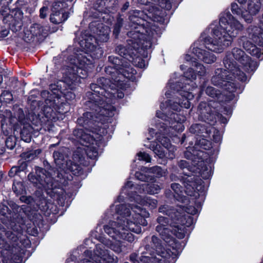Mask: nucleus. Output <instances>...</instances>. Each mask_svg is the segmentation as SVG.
Masks as SVG:
<instances>
[{"instance_id": "nucleus-11", "label": "nucleus", "mask_w": 263, "mask_h": 263, "mask_svg": "<svg viewBox=\"0 0 263 263\" xmlns=\"http://www.w3.org/2000/svg\"><path fill=\"white\" fill-rule=\"evenodd\" d=\"M248 36H243L239 39L240 44L249 53L257 58H261L262 54L256 45L263 46V14L260 21L259 27L251 26L247 30Z\"/></svg>"}, {"instance_id": "nucleus-17", "label": "nucleus", "mask_w": 263, "mask_h": 263, "mask_svg": "<svg viewBox=\"0 0 263 263\" xmlns=\"http://www.w3.org/2000/svg\"><path fill=\"white\" fill-rule=\"evenodd\" d=\"M160 142L164 148L155 142L151 143L148 147L160 158L173 159L174 157L173 152L175 148L170 143V140L166 138H163Z\"/></svg>"}, {"instance_id": "nucleus-24", "label": "nucleus", "mask_w": 263, "mask_h": 263, "mask_svg": "<svg viewBox=\"0 0 263 263\" xmlns=\"http://www.w3.org/2000/svg\"><path fill=\"white\" fill-rule=\"evenodd\" d=\"M152 1L153 0H137L138 3L147 6L145 8L148 11V13L146 14L147 17L154 22H161L163 20L162 16H161V11L153 5V4L152 3Z\"/></svg>"}, {"instance_id": "nucleus-12", "label": "nucleus", "mask_w": 263, "mask_h": 263, "mask_svg": "<svg viewBox=\"0 0 263 263\" xmlns=\"http://www.w3.org/2000/svg\"><path fill=\"white\" fill-rule=\"evenodd\" d=\"M35 174L30 173L28 175V180L38 188L44 187L52 189L53 187L54 177L60 178L59 170H55L50 166L48 171L39 167H35Z\"/></svg>"}, {"instance_id": "nucleus-41", "label": "nucleus", "mask_w": 263, "mask_h": 263, "mask_svg": "<svg viewBox=\"0 0 263 263\" xmlns=\"http://www.w3.org/2000/svg\"><path fill=\"white\" fill-rule=\"evenodd\" d=\"M40 150L37 149L33 151L28 152L24 154V157L26 159H28L29 160H32L36 157L40 153Z\"/></svg>"}, {"instance_id": "nucleus-28", "label": "nucleus", "mask_w": 263, "mask_h": 263, "mask_svg": "<svg viewBox=\"0 0 263 263\" xmlns=\"http://www.w3.org/2000/svg\"><path fill=\"white\" fill-rule=\"evenodd\" d=\"M185 60L187 62H190L191 63L192 66L196 68V71L199 76H202L205 73V67L201 64L196 62L195 59L193 55L186 54L185 56Z\"/></svg>"}, {"instance_id": "nucleus-36", "label": "nucleus", "mask_w": 263, "mask_h": 263, "mask_svg": "<svg viewBox=\"0 0 263 263\" xmlns=\"http://www.w3.org/2000/svg\"><path fill=\"white\" fill-rule=\"evenodd\" d=\"M205 127L203 125L200 124H193L190 128V132L195 134H199L203 133Z\"/></svg>"}, {"instance_id": "nucleus-56", "label": "nucleus", "mask_w": 263, "mask_h": 263, "mask_svg": "<svg viewBox=\"0 0 263 263\" xmlns=\"http://www.w3.org/2000/svg\"><path fill=\"white\" fill-rule=\"evenodd\" d=\"M129 2H126V3L124 4V5H123V7H122V10L123 11H125V10H127V8L129 7Z\"/></svg>"}, {"instance_id": "nucleus-40", "label": "nucleus", "mask_w": 263, "mask_h": 263, "mask_svg": "<svg viewBox=\"0 0 263 263\" xmlns=\"http://www.w3.org/2000/svg\"><path fill=\"white\" fill-rule=\"evenodd\" d=\"M116 51L120 55L125 58L129 54V50L122 45H119L117 47Z\"/></svg>"}, {"instance_id": "nucleus-29", "label": "nucleus", "mask_w": 263, "mask_h": 263, "mask_svg": "<svg viewBox=\"0 0 263 263\" xmlns=\"http://www.w3.org/2000/svg\"><path fill=\"white\" fill-rule=\"evenodd\" d=\"M117 257L110 255L107 250L100 251V263H116Z\"/></svg>"}, {"instance_id": "nucleus-30", "label": "nucleus", "mask_w": 263, "mask_h": 263, "mask_svg": "<svg viewBox=\"0 0 263 263\" xmlns=\"http://www.w3.org/2000/svg\"><path fill=\"white\" fill-rule=\"evenodd\" d=\"M67 18L68 15L65 12H52L50 20L51 22L58 24L64 22Z\"/></svg>"}, {"instance_id": "nucleus-47", "label": "nucleus", "mask_w": 263, "mask_h": 263, "mask_svg": "<svg viewBox=\"0 0 263 263\" xmlns=\"http://www.w3.org/2000/svg\"><path fill=\"white\" fill-rule=\"evenodd\" d=\"M18 173H20L16 167V166H14L11 167V168L8 174L10 177H14L15 176L17 175Z\"/></svg>"}, {"instance_id": "nucleus-1", "label": "nucleus", "mask_w": 263, "mask_h": 263, "mask_svg": "<svg viewBox=\"0 0 263 263\" xmlns=\"http://www.w3.org/2000/svg\"><path fill=\"white\" fill-rule=\"evenodd\" d=\"M105 72L108 74V78L100 79V122L105 124L100 127V145L103 143L104 146L110 138L107 128L108 123H111L112 117L116 112V108L111 103L115 102L116 98H123L124 96L122 90L125 88L122 78L133 80L136 71L129 67L118 71L114 66H108L105 68Z\"/></svg>"}, {"instance_id": "nucleus-60", "label": "nucleus", "mask_w": 263, "mask_h": 263, "mask_svg": "<svg viewBox=\"0 0 263 263\" xmlns=\"http://www.w3.org/2000/svg\"><path fill=\"white\" fill-rule=\"evenodd\" d=\"M112 249L114 250L115 251H116L117 252H118V253H119V252L122 251V249H121V248L120 247L117 248V249H115L114 248H113Z\"/></svg>"}, {"instance_id": "nucleus-15", "label": "nucleus", "mask_w": 263, "mask_h": 263, "mask_svg": "<svg viewBox=\"0 0 263 263\" xmlns=\"http://www.w3.org/2000/svg\"><path fill=\"white\" fill-rule=\"evenodd\" d=\"M184 192L189 196L197 199L200 197L203 198L204 187L202 181L199 177L193 175H188L184 179Z\"/></svg>"}, {"instance_id": "nucleus-46", "label": "nucleus", "mask_w": 263, "mask_h": 263, "mask_svg": "<svg viewBox=\"0 0 263 263\" xmlns=\"http://www.w3.org/2000/svg\"><path fill=\"white\" fill-rule=\"evenodd\" d=\"M6 145L8 148L12 149L15 145V142L12 138L9 137L6 140Z\"/></svg>"}, {"instance_id": "nucleus-18", "label": "nucleus", "mask_w": 263, "mask_h": 263, "mask_svg": "<svg viewBox=\"0 0 263 263\" xmlns=\"http://www.w3.org/2000/svg\"><path fill=\"white\" fill-rule=\"evenodd\" d=\"M215 103L214 102H210L209 104L202 102L199 104L198 112L201 120L204 121H213L216 119V117L218 116L217 110L215 107L212 106Z\"/></svg>"}, {"instance_id": "nucleus-43", "label": "nucleus", "mask_w": 263, "mask_h": 263, "mask_svg": "<svg viewBox=\"0 0 263 263\" xmlns=\"http://www.w3.org/2000/svg\"><path fill=\"white\" fill-rule=\"evenodd\" d=\"M3 22L5 23L8 24L10 26H15L14 18H13V14H8L5 16L3 18Z\"/></svg>"}, {"instance_id": "nucleus-10", "label": "nucleus", "mask_w": 263, "mask_h": 263, "mask_svg": "<svg viewBox=\"0 0 263 263\" xmlns=\"http://www.w3.org/2000/svg\"><path fill=\"white\" fill-rule=\"evenodd\" d=\"M184 206L180 205L177 209L170 210L171 212L167 211L166 214L171 216L174 223L177 225L174 226L178 232H176V237L182 239L184 237L186 233V227L191 226L193 223V218L191 215H194L198 213V209L192 205L185 207V212L184 211Z\"/></svg>"}, {"instance_id": "nucleus-48", "label": "nucleus", "mask_w": 263, "mask_h": 263, "mask_svg": "<svg viewBox=\"0 0 263 263\" xmlns=\"http://www.w3.org/2000/svg\"><path fill=\"white\" fill-rule=\"evenodd\" d=\"M48 9V8L47 7H43L40 9V16L41 18H44L46 17Z\"/></svg>"}, {"instance_id": "nucleus-37", "label": "nucleus", "mask_w": 263, "mask_h": 263, "mask_svg": "<svg viewBox=\"0 0 263 263\" xmlns=\"http://www.w3.org/2000/svg\"><path fill=\"white\" fill-rule=\"evenodd\" d=\"M101 28L103 29V31L102 35L100 33V41L106 42L109 39L108 35L110 30L107 26H103Z\"/></svg>"}, {"instance_id": "nucleus-38", "label": "nucleus", "mask_w": 263, "mask_h": 263, "mask_svg": "<svg viewBox=\"0 0 263 263\" xmlns=\"http://www.w3.org/2000/svg\"><path fill=\"white\" fill-rule=\"evenodd\" d=\"M64 5V3L60 1L54 2L52 4V12H64L63 9Z\"/></svg>"}, {"instance_id": "nucleus-25", "label": "nucleus", "mask_w": 263, "mask_h": 263, "mask_svg": "<svg viewBox=\"0 0 263 263\" xmlns=\"http://www.w3.org/2000/svg\"><path fill=\"white\" fill-rule=\"evenodd\" d=\"M192 53L206 64H212L216 61V57L210 52L196 46L194 44L192 47Z\"/></svg>"}, {"instance_id": "nucleus-52", "label": "nucleus", "mask_w": 263, "mask_h": 263, "mask_svg": "<svg viewBox=\"0 0 263 263\" xmlns=\"http://www.w3.org/2000/svg\"><path fill=\"white\" fill-rule=\"evenodd\" d=\"M188 162L185 160H181L179 162V166L181 168H184L188 166Z\"/></svg>"}, {"instance_id": "nucleus-5", "label": "nucleus", "mask_w": 263, "mask_h": 263, "mask_svg": "<svg viewBox=\"0 0 263 263\" xmlns=\"http://www.w3.org/2000/svg\"><path fill=\"white\" fill-rule=\"evenodd\" d=\"M219 27L212 28V39L204 38L206 48L218 53L229 46L243 29V25L230 12L222 14L219 20Z\"/></svg>"}, {"instance_id": "nucleus-26", "label": "nucleus", "mask_w": 263, "mask_h": 263, "mask_svg": "<svg viewBox=\"0 0 263 263\" xmlns=\"http://www.w3.org/2000/svg\"><path fill=\"white\" fill-rule=\"evenodd\" d=\"M137 190L140 194L147 193L151 194H155L159 192L161 187L158 184L156 183H144L139 185V187L137 189Z\"/></svg>"}, {"instance_id": "nucleus-44", "label": "nucleus", "mask_w": 263, "mask_h": 263, "mask_svg": "<svg viewBox=\"0 0 263 263\" xmlns=\"http://www.w3.org/2000/svg\"><path fill=\"white\" fill-rule=\"evenodd\" d=\"M135 177L137 179L142 181H147L149 179V176L144 174L141 172H137L135 174Z\"/></svg>"}, {"instance_id": "nucleus-20", "label": "nucleus", "mask_w": 263, "mask_h": 263, "mask_svg": "<svg viewBox=\"0 0 263 263\" xmlns=\"http://www.w3.org/2000/svg\"><path fill=\"white\" fill-rule=\"evenodd\" d=\"M73 135L79 140L80 143L86 146H89L92 145L93 148V145H98V141L97 138L98 137H95L91 135L87 132L84 131L83 129H75L73 132ZM96 136L98 135L97 131H95Z\"/></svg>"}, {"instance_id": "nucleus-7", "label": "nucleus", "mask_w": 263, "mask_h": 263, "mask_svg": "<svg viewBox=\"0 0 263 263\" xmlns=\"http://www.w3.org/2000/svg\"><path fill=\"white\" fill-rule=\"evenodd\" d=\"M151 250L149 246L144 247L147 252L143 251L141 256L137 253H132L130 260L133 263H173L175 261L176 254L169 250H165L163 247L160 240L156 236H153L151 241Z\"/></svg>"}, {"instance_id": "nucleus-8", "label": "nucleus", "mask_w": 263, "mask_h": 263, "mask_svg": "<svg viewBox=\"0 0 263 263\" xmlns=\"http://www.w3.org/2000/svg\"><path fill=\"white\" fill-rule=\"evenodd\" d=\"M229 75L227 74L225 71L222 68H217L215 71L213 76L212 83L216 85L224 88L221 93L211 86H208L205 90L207 95L212 98H217L219 102L228 101L233 99L235 97L234 92L238 88V84L229 78Z\"/></svg>"}, {"instance_id": "nucleus-50", "label": "nucleus", "mask_w": 263, "mask_h": 263, "mask_svg": "<svg viewBox=\"0 0 263 263\" xmlns=\"http://www.w3.org/2000/svg\"><path fill=\"white\" fill-rule=\"evenodd\" d=\"M16 167L19 173H21V172H23L27 169V164L26 162H23L22 163H21L20 165L16 166Z\"/></svg>"}, {"instance_id": "nucleus-51", "label": "nucleus", "mask_w": 263, "mask_h": 263, "mask_svg": "<svg viewBox=\"0 0 263 263\" xmlns=\"http://www.w3.org/2000/svg\"><path fill=\"white\" fill-rule=\"evenodd\" d=\"M98 25L97 22H92L89 24V28L92 31L95 32H97L98 28L97 27Z\"/></svg>"}, {"instance_id": "nucleus-62", "label": "nucleus", "mask_w": 263, "mask_h": 263, "mask_svg": "<svg viewBox=\"0 0 263 263\" xmlns=\"http://www.w3.org/2000/svg\"><path fill=\"white\" fill-rule=\"evenodd\" d=\"M186 66H185L184 65H182L180 66V69L181 70H184L185 69Z\"/></svg>"}, {"instance_id": "nucleus-64", "label": "nucleus", "mask_w": 263, "mask_h": 263, "mask_svg": "<svg viewBox=\"0 0 263 263\" xmlns=\"http://www.w3.org/2000/svg\"><path fill=\"white\" fill-rule=\"evenodd\" d=\"M84 263H93V262H91V261H89H89H86L84 262Z\"/></svg>"}, {"instance_id": "nucleus-57", "label": "nucleus", "mask_w": 263, "mask_h": 263, "mask_svg": "<svg viewBox=\"0 0 263 263\" xmlns=\"http://www.w3.org/2000/svg\"><path fill=\"white\" fill-rule=\"evenodd\" d=\"M8 33H9V31L6 29V30H3L1 32V34H2V36H6L8 34Z\"/></svg>"}, {"instance_id": "nucleus-16", "label": "nucleus", "mask_w": 263, "mask_h": 263, "mask_svg": "<svg viewBox=\"0 0 263 263\" xmlns=\"http://www.w3.org/2000/svg\"><path fill=\"white\" fill-rule=\"evenodd\" d=\"M160 142L164 148L155 142L151 143L148 147L160 158L173 159L174 157L173 152L175 148L170 143V140L166 138H163Z\"/></svg>"}, {"instance_id": "nucleus-59", "label": "nucleus", "mask_w": 263, "mask_h": 263, "mask_svg": "<svg viewBox=\"0 0 263 263\" xmlns=\"http://www.w3.org/2000/svg\"><path fill=\"white\" fill-rule=\"evenodd\" d=\"M124 199V196L122 195H120L118 198V201L119 202H120L121 201H122Z\"/></svg>"}, {"instance_id": "nucleus-3", "label": "nucleus", "mask_w": 263, "mask_h": 263, "mask_svg": "<svg viewBox=\"0 0 263 263\" xmlns=\"http://www.w3.org/2000/svg\"><path fill=\"white\" fill-rule=\"evenodd\" d=\"M87 62H89L88 59L82 54L69 58L68 65L63 69V80L50 85L51 93L48 90L41 92V96L45 99V110L49 108L51 112L54 110L61 112L60 110L63 104L62 95H67L65 90L72 89L71 85L76 82L79 78H85L86 71L84 69Z\"/></svg>"}, {"instance_id": "nucleus-42", "label": "nucleus", "mask_w": 263, "mask_h": 263, "mask_svg": "<svg viewBox=\"0 0 263 263\" xmlns=\"http://www.w3.org/2000/svg\"><path fill=\"white\" fill-rule=\"evenodd\" d=\"M191 149V147H189L185 152L184 155L187 159L194 160L196 159L195 156L198 155L199 153L196 151L194 150H193V153H191L190 151Z\"/></svg>"}, {"instance_id": "nucleus-9", "label": "nucleus", "mask_w": 263, "mask_h": 263, "mask_svg": "<svg viewBox=\"0 0 263 263\" xmlns=\"http://www.w3.org/2000/svg\"><path fill=\"white\" fill-rule=\"evenodd\" d=\"M143 12L135 10L132 15L129 16L130 20L137 25L134 27L135 29L129 31L127 35L130 39L127 40L128 45L134 49L139 48L147 49L152 46V39L154 32L151 30H146L142 25H141L143 19L141 16Z\"/></svg>"}, {"instance_id": "nucleus-39", "label": "nucleus", "mask_w": 263, "mask_h": 263, "mask_svg": "<svg viewBox=\"0 0 263 263\" xmlns=\"http://www.w3.org/2000/svg\"><path fill=\"white\" fill-rule=\"evenodd\" d=\"M155 1L158 3V4L162 8L169 10L172 7L170 0H155Z\"/></svg>"}, {"instance_id": "nucleus-32", "label": "nucleus", "mask_w": 263, "mask_h": 263, "mask_svg": "<svg viewBox=\"0 0 263 263\" xmlns=\"http://www.w3.org/2000/svg\"><path fill=\"white\" fill-rule=\"evenodd\" d=\"M12 190L16 195L24 194L25 192V189L22 181L17 180L15 179L13 181Z\"/></svg>"}, {"instance_id": "nucleus-58", "label": "nucleus", "mask_w": 263, "mask_h": 263, "mask_svg": "<svg viewBox=\"0 0 263 263\" xmlns=\"http://www.w3.org/2000/svg\"><path fill=\"white\" fill-rule=\"evenodd\" d=\"M140 61H141V62H139V63L138 64V66L140 67V68H143L144 67V64H143V60H141V59H139Z\"/></svg>"}, {"instance_id": "nucleus-19", "label": "nucleus", "mask_w": 263, "mask_h": 263, "mask_svg": "<svg viewBox=\"0 0 263 263\" xmlns=\"http://www.w3.org/2000/svg\"><path fill=\"white\" fill-rule=\"evenodd\" d=\"M4 234L6 236L8 240L10 243L12 244L13 247H15V246L20 247V243H21V240L23 239L22 238L23 234L22 229L20 226L16 230L13 229V231H8L5 232L4 231H3L2 232H0V246L2 247L7 242L3 238Z\"/></svg>"}, {"instance_id": "nucleus-33", "label": "nucleus", "mask_w": 263, "mask_h": 263, "mask_svg": "<svg viewBox=\"0 0 263 263\" xmlns=\"http://www.w3.org/2000/svg\"><path fill=\"white\" fill-rule=\"evenodd\" d=\"M13 14V18L15 26L21 28L22 25V20L23 17V13L20 10H16L11 12Z\"/></svg>"}, {"instance_id": "nucleus-23", "label": "nucleus", "mask_w": 263, "mask_h": 263, "mask_svg": "<svg viewBox=\"0 0 263 263\" xmlns=\"http://www.w3.org/2000/svg\"><path fill=\"white\" fill-rule=\"evenodd\" d=\"M47 34V30L44 26L38 23H33L25 32V37L26 41L29 42L35 37L44 36Z\"/></svg>"}, {"instance_id": "nucleus-53", "label": "nucleus", "mask_w": 263, "mask_h": 263, "mask_svg": "<svg viewBox=\"0 0 263 263\" xmlns=\"http://www.w3.org/2000/svg\"><path fill=\"white\" fill-rule=\"evenodd\" d=\"M2 96H8L7 99H9L10 100H12V95H11V92L10 91H7V90L4 91L2 93Z\"/></svg>"}, {"instance_id": "nucleus-34", "label": "nucleus", "mask_w": 263, "mask_h": 263, "mask_svg": "<svg viewBox=\"0 0 263 263\" xmlns=\"http://www.w3.org/2000/svg\"><path fill=\"white\" fill-rule=\"evenodd\" d=\"M142 171L143 173H153L159 177L162 176L164 173L162 168L160 166H156L149 168L144 167L143 170H142Z\"/></svg>"}, {"instance_id": "nucleus-61", "label": "nucleus", "mask_w": 263, "mask_h": 263, "mask_svg": "<svg viewBox=\"0 0 263 263\" xmlns=\"http://www.w3.org/2000/svg\"><path fill=\"white\" fill-rule=\"evenodd\" d=\"M246 1L247 0H237L238 2L241 4H245L246 2Z\"/></svg>"}, {"instance_id": "nucleus-21", "label": "nucleus", "mask_w": 263, "mask_h": 263, "mask_svg": "<svg viewBox=\"0 0 263 263\" xmlns=\"http://www.w3.org/2000/svg\"><path fill=\"white\" fill-rule=\"evenodd\" d=\"M66 149L65 148L55 151L53 154L54 162L57 166L61 170L64 171H73V166L70 160H65V152Z\"/></svg>"}, {"instance_id": "nucleus-22", "label": "nucleus", "mask_w": 263, "mask_h": 263, "mask_svg": "<svg viewBox=\"0 0 263 263\" xmlns=\"http://www.w3.org/2000/svg\"><path fill=\"white\" fill-rule=\"evenodd\" d=\"M10 206L13 210L12 212L10 211L8 206L0 204V215L5 217V219L2 218L3 223H7V221L14 222L17 217V213L21 210V208L15 203H12Z\"/></svg>"}, {"instance_id": "nucleus-45", "label": "nucleus", "mask_w": 263, "mask_h": 263, "mask_svg": "<svg viewBox=\"0 0 263 263\" xmlns=\"http://www.w3.org/2000/svg\"><path fill=\"white\" fill-rule=\"evenodd\" d=\"M137 156L139 157V160H144L147 162H149L151 161V158L149 155H148L146 153L140 152L137 154Z\"/></svg>"}, {"instance_id": "nucleus-4", "label": "nucleus", "mask_w": 263, "mask_h": 263, "mask_svg": "<svg viewBox=\"0 0 263 263\" xmlns=\"http://www.w3.org/2000/svg\"><path fill=\"white\" fill-rule=\"evenodd\" d=\"M184 74L186 81H187V83H185V86H181L180 83H178L176 85L172 84L171 82L170 83L171 88L179 91V95L181 96L182 98L179 99L178 102L177 101L173 102V103L170 104L169 106L165 108L163 107L164 104H162L160 105V108L162 112L161 113V111L156 112V116L158 118H161L168 122L170 127L178 132H182L184 129L182 123L185 121V117L181 115L167 113V112L171 109L176 111H180L181 107L190 108L191 106L190 101L193 99L194 95L187 90H192L191 87L193 88L197 86L196 84L193 83V80L196 78V74L193 71L192 68H189L184 73Z\"/></svg>"}, {"instance_id": "nucleus-49", "label": "nucleus", "mask_w": 263, "mask_h": 263, "mask_svg": "<svg viewBox=\"0 0 263 263\" xmlns=\"http://www.w3.org/2000/svg\"><path fill=\"white\" fill-rule=\"evenodd\" d=\"M201 177L204 179H208L210 176V173L208 169L206 167L203 171H200Z\"/></svg>"}, {"instance_id": "nucleus-54", "label": "nucleus", "mask_w": 263, "mask_h": 263, "mask_svg": "<svg viewBox=\"0 0 263 263\" xmlns=\"http://www.w3.org/2000/svg\"><path fill=\"white\" fill-rule=\"evenodd\" d=\"M98 88V85L96 84H92L90 85V89L91 90L94 91L96 93H94L96 96H98V90L97 89Z\"/></svg>"}, {"instance_id": "nucleus-63", "label": "nucleus", "mask_w": 263, "mask_h": 263, "mask_svg": "<svg viewBox=\"0 0 263 263\" xmlns=\"http://www.w3.org/2000/svg\"><path fill=\"white\" fill-rule=\"evenodd\" d=\"M165 95L167 96V98H168L169 96L170 95V92L168 91H166L165 92Z\"/></svg>"}, {"instance_id": "nucleus-13", "label": "nucleus", "mask_w": 263, "mask_h": 263, "mask_svg": "<svg viewBox=\"0 0 263 263\" xmlns=\"http://www.w3.org/2000/svg\"><path fill=\"white\" fill-rule=\"evenodd\" d=\"M170 210L173 209L169 208L168 206L167 205H164L159 208V211L160 213H165L167 215L166 212L168 211L171 212ZM167 215L171 218L173 222L169 226L168 221L166 218L163 216H159L157 218V222L159 224L156 227V230L160 234L163 240L167 243L168 246H172L173 248V245L175 243V240L172 236L173 232L171 231L169 227H171L173 229L174 234L176 236L175 233H176V232H178V230L174 226L177 224L174 223V221L171 216L168 214Z\"/></svg>"}, {"instance_id": "nucleus-14", "label": "nucleus", "mask_w": 263, "mask_h": 263, "mask_svg": "<svg viewBox=\"0 0 263 263\" xmlns=\"http://www.w3.org/2000/svg\"><path fill=\"white\" fill-rule=\"evenodd\" d=\"M135 187L133 186V184L131 181H127L123 187L121 191V194H127L131 201H135L137 203L148 206L150 209H155L157 205V201L151 197H144L141 195L134 194Z\"/></svg>"}, {"instance_id": "nucleus-55", "label": "nucleus", "mask_w": 263, "mask_h": 263, "mask_svg": "<svg viewBox=\"0 0 263 263\" xmlns=\"http://www.w3.org/2000/svg\"><path fill=\"white\" fill-rule=\"evenodd\" d=\"M120 25L119 24H118L116 25L114 30V33L116 35H118V34H119L120 31Z\"/></svg>"}, {"instance_id": "nucleus-6", "label": "nucleus", "mask_w": 263, "mask_h": 263, "mask_svg": "<svg viewBox=\"0 0 263 263\" xmlns=\"http://www.w3.org/2000/svg\"><path fill=\"white\" fill-rule=\"evenodd\" d=\"M223 63L225 67L223 71L226 70L232 81L237 79L246 81V73L253 72L257 67V63L238 48H234L231 52H227Z\"/></svg>"}, {"instance_id": "nucleus-31", "label": "nucleus", "mask_w": 263, "mask_h": 263, "mask_svg": "<svg viewBox=\"0 0 263 263\" xmlns=\"http://www.w3.org/2000/svg\"><path fill=\"white\" fill-rule=\"evenodd\" d=\"M32 130V127L29 124H24L21 132V139L26 142H30Z\"/></svg>"}, {"instance_id": "nucleus-27", "label": "nucleus", "mask_w": 263, "mask_h": 263, "mask_svg": "<svg viewBox=\"0 0 263 263\" xmlns=\"http://www.w3.org/2000/svg\"><path fill=\"white\" fill-rule=\"evenodd\" d=\"M172 190L174 191V197L179 201L183 203H186L189 202L188 198L183 194L181 191V186L178 183H172L171 185Z\"/></svg>"}, {"instance_id": "nucleus-2", "label": "nucleus", "mask_w": 263, "mask_h": 263, "mask_svg": "<svg viewBox=\"0 0 263 263\" xmlns=\"http://www.w3.org/2000/svg\"><path fill=\"white\" fill-rule=\"evenodd\" d=\"M115 211L116 221H110L105 226V232L113 239L133 241L134 236L130 231L141 233V226L147 224L146 218L149 217V213L138 205L130 207L124 204L116 205Z\"/></svg>"}, {"instance_id": "nucleus-35", "label": "nucleus", "mask_w": 263, "mask_h": 263, "mask_svg": "<svg viewBox=\"0 0 263 263\" xmlns=\"http://www.w3.org/2000/svg\"><path fill=\"white\" fill-rule=\"evenodd\" d=\"M86 47L90 51H93L96 50L98 44V40L94 37L90 36L86 41Z\"/></svg>"}]
</instances>
